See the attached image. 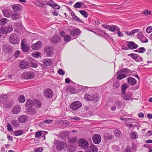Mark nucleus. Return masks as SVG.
<instances>
[{
    "label": "nucleus",
    "instance_id": "nucleus-35",
    "mask_svg": "<svg viewBox=\"0 0 152 152\" xmlns=\"http://www.w3.org/2000/svg\"><path fill=\"white\" fill-rule=\"evenodd\" d=\"M34 104L37 107L39 108L41 107V104L39 101L37 99H34Z\"/></svg>",
    "mask_w": 152,
    "mask_h": 152
},
{
    "label": "nucleus",
    "instance_id": "nucleus-57",
    "mask_svg": "<svg viewBox=\"0 0 152 152\" xmlns=\"http://www.w3.org/2000/svg\"><path fill=\"white\" fill-rule=\"evenodd\" d=\"M42 151L43 149L41 147L34 149V151L35 152H42Z\"/></svg>",
    "mask_w": 152,
    "mask_h": 152
},
{
    "label": "nucleus",
    "instance_id": "nucleus-31",
    "mask_svg": "<svg viewBox=\"0 0 152 152\" xmlns=\"http://www.w3.org/2000/svg\"><path fill=\"white\" fill-rule=\"evenodd\" d=\"M79 12L84 18H86L89 15L88 13L85 10H80Z\"/></svg>",
    "mask_w": 152,
    "mask_h": 152
},
{
    "label": "nucleus",
    "instance_id": "nucleus-5",
    "mask_svg": "<svg viewBox=\"0 0 152 152\" xmlns=\"http://www.w3.org/2000/svg\"><path fill=\"white\" fill-rule=\"evenodd\" d=\"M81 103L78 101H76L72 103L70 105V108L73 110H76L82 106Z\"/></svg>",
    "mask_w": 152,
    "mask_h": 152
},
{
    "label": "nucleus",
    "instance_id": "nucleus-60",
    "mask_svg": "<svg viewBox=\"0 0 152 152\" xmlns=\"http://www.w3.org/2000/svg\"><path fill=\"white\" fill-rule=\"evenodd\" d=\"M20 52L19 50H17L14 54V56L16 58H17L18 57L19 55L20 54Z\"/></svg>",
    "mask_w": 152,
    "mask_h": 152
},
{
    "label": "nucleus",
    "instance_id": "nucleus-11",
    "mask_svg": "<svg viewBox=\"0 0 152 152\" xmlns=\"http://www.w3.org/2000/svg\"><path fill=\"white\" fill-rule=\"evenodd\" d=\"M137 37L142 42L146 43L148 41V39L142 34V32L138 33L137 34Z\"/></svg>",
    "mask_w": 152,
    "mask_h": 152
},
{
    "label": "nucleus",
    "instance_id": "nucleus-29",
    "mask_svg": "<svg viewBox=\"0 0 152 152\" xmlns=\"http://www.w3.org/2000/svg\"><path fill=\"white\" fill-rule=\"evenodd\" d=\"M132 94L130 93L124 95L123 96V98L125 100H130L132 99Z\"/></svg>",
    "mask_w": 152,
    "mask_h": 152
},
{
    "label": "nucleus",
    "instance_id": "nucleus-63",
    "mask_svg": "<svg viewBox=\"0 0 152 152\" xmlns=\"http://www.w3.org/2000/svg\"><path fill=\"white\" fill-rule=\"evenodd\" d=\"M60 35L63 38L66 35L65 32L63 31H61L60 32Z\"/></svg>",
    "mask_w": 152,
    "mask_h": 152
},
{
    "label": "nucleus",
    "instance_id": "nucleus-15",
    "mask_svg": "<svg viewBox=\"0 0 152 152\" xmlns=\"http://www.w3.org/2000/svg\"><path fill=\"white\" fill-rule=\"evenodd\" d=\"M26 40L24 39L21 42V47L22 50L24 52H27L29 50V48L26 46Z\"/></svg>",
    "mask_w": 152,
    "mask_h": 152
},
{
    "label": "nucleus",
    "instance_id": "nucleus-12",
    "mask_svg": "<svg viewBox=\"0 0 152 152\" xmlns=\"http://www.w3.org/2000/svg\"><path fill=\"white\" fill-rule=\"evenodd\" d=\"M3 51L5 53H10L12 51V47L8 45H4L3 47Z\"/></svg>",
    "mask_w": 152,
    "mask_h": 152
},
{
    "label": "nucleus",
    "instance_id": "nucleus-36",
    "mask_svg": "<svg viewBox=\"0 0 152 152\" xmlns=\"http://www.w3.org/2000/svg\"><path fill=\"white\" fill-rule=\"evenodd\" d=\"M84 5L83 3L81 2H77L74 6V7L75 8H79L81 7H84L82 5Z\"/></svg>",
    "mask_w": 152,
    "mask_h": 152
},
{
    "label": "nucleus",
    "instance_id": "nucleus-53",
    "mask_svg": "<svg viewBox=\"0 0 152 152\" xmlns=\"http://www.w3.org/2000/svg\"><path fill=\"white\" fill-rule=\"evenodd\" d=\"M131 136L132 138L133 139H136L137 137L136 133L134 132H133L132 133Z\"/></svg>",
    "mask_w": 152,
    "mask_h": 152
},
{
    "label": "nucleus",
    "instance_id": "nucleus-13",
    "mask_svg": "<svg viewBox=\"0 0 152 152\" xmlns=\"http://www.w3.org/2000/svg\"><path fill=\"white\" fill-rule=\"evenodd\" d=\"M41 45V42L40 41H39L37 42L32 44L31 47L33 49L37 50L40 48Z\"/></svg>",
    "mask_w": 152,
    "mask_h": 152
},
{
    "label": "nucleus",
    "instance_id": "nucleus-52",
    "mask_svg": "<svg viewBox=\"0 0 152 152\" xmlns=\"http://www.w3.org/2000/svg\"><path fill=\"white\" fill-rule=\"evenodd\" d=\"M42 135V133L40 131H37L36 132L35 135V137H36L39 138Z\"/></svg>",
    "mask_w": 152,
    "mask_h": 152
},
{
    "label": "nucleus",
    "instance_id": "nucleus-6",
    "mask_svg": "<svg viewBox=\"0 0 152 152\" xmlns=\"http://www.w3.org/2000/svg\"><path fill=\"white\" fill-rule=\"evenodd\" d=\"M34 73L31 72H27L22 74V77L26 79H33L34 77Z\"/></svg>",
    "mask_w": 152,
    "mask_h": 152
},
{
    "label": "nucleus",
    "instance_id": "nucleus-40",
    "mask_svg": "<svg viewBox=\"0 0 152 152\" xmlns=\"http://www.w3.org/2000/svg\"><path fill=\"white\" fill-rule=\"evenodd\" d=\"M14 25L16 28H23L24 27V26L21 22H18V23H14Z\"/></svg>",
    "mask_w": 152,
    "mask_h": 152
},
{
    "label": "nucleus",
    "instance_id": "nucleus-22",
    "mask_svg": "<svg viewBox=\"0 0 152 152\" xmlns=\"http://www.w3.org/2000/svg\"><path fill=\"white\" fill-rule=\"evenodd\" d=\"M102 27L104 28H119L116 25H109L105 24L102 25Z\"/></svg>",
    "mask_w": 152,
    "mask_h": 152
},
{
    "label": "nucleus",
    "instance_id": "nucleus-32",
    "mask_svg": "<svg viewBox=\"0 0 152 152\" xmlns=\"http://www.w3.org/2000/svg\"><path fill=\"white\" fill-rule=\"evenodd\" d=\"M7 96L6 95H3L0 98V101L1 103L3 104H5L6 102Z\"/></svg>",
    "mask_w": 152,
    "mask_h": 152
},
{
    "label": "nucleus",
    "instance_id": "nucleus-9",
    "mask_svg": "<svg viewBox=\"0 0 152 152\" xmlns=\"http://www.w3.org/2000/svg\"><path fill=\"white\" fill-rule=\"evenodd\" d=\"M44 95L45 98H51L53 96V92L51 89H47L44 91Z\"/></svg>",
    "mask_w": 152,
    "mask_h": 152
},
{
    "label": "nucleus",
    "instance_id": "nucleus-58",
    "mask_svg": "<svg viewBox=\"0 0 152 152\" xmlns=\"http://www.w3.org/2000/svg\"><path fill=\"white\" fill-rule=\"evenodd\" d=\"M53 121V120L47 119L44 120L43 122L44 123H46L47 124H50L52 123Z\"/></svg>",
    "mask_w": 152,
    "mask_h": 152
},
{
    "label": "nucleus",
    "instance_id": "nucleus-33",
    "mask_svg": "<svg viewBox=\"0 0 152 152\" xmlns=\"http://www.w3.org/2000/svg\"><path fill=\"white\" fill-rule=\"evenodd\" d=\"M91 148L92 152H97L98 151V148L96 146L93 144L90 145Z\"/></svg>",
    "mask_w": 152,
    "mask_h": 152
},
{
    "label": "nucleus",
    "instance_id": "nucleus-23",
    "mask_svg": "<svg viewBox=\"0 0 152 152\" xmlns=\"http://www.w3.org/2000/svg\"><path fill=\"white\" fill-rule=\"evenodd\" d=\"M130 85H134L137 83L136 80L134 78L132 77H129L127 79Z\"/></svg>",
    "mask_w": 152,
    "mask_h": 152
},
{
    "label": "nucleus",
    "instance_id": "nucleus-39",
    "mask_svg": "<svg viewBox=\"0 0 152 152\" xmlns=\"http://www.w3.org/2000/svg\"><path fill=\"white\" fill-rule=\"evenodd\" d=\"M11 124L15 127L19 125L18 122L16 120H12L11 121Z\"/></svg>",
    "mask_w": 152,
    "mask_h": 152
},
{
    "label": "nucleus",
    "instance_id": "nucleus-47",
    "mask_svg": "<svg viewBox=\"0 0 152 152\" xmlns=\"http://www.w3.org/2000/svg\"><path fill=\"white\" fill-rule=\"evenodd\" d=\"M76 149V147L74 145H71L68 148L69 151L70 152H72L75 151Z\"/></svg>",
    "mask_w": 152,
    "mask_h": 152
},
{
    "label": "nucleus",
    "instance_id": "nucleus-56",
    "mask_svg": "<svg viewBox=\"0 0 152 152\" xmlns=\"http://www.w3.org/2000/svg\"><path fill=\"white\" fill-rule=\"evenodd\" d=\"M52 7L53 8H55L57 10H59L60 8V7L59 5L56 4L55 3L52 6Z\"/></svg>",
    "mask_w": 152,
    "mask_h": 152
},
{
    "label": "nucleus",
    "instance_id": "nucleus-25",
    "mask_svg": "<svg viewBox=\"0 0 152 152\" xmlns=\"http://www.w3.org/2000/svg\"><path fill=\"white\" fill-rule=\"evenodd\" d=\"M20 14L18 12H14L12 15L11 17L12 19L16 20L19 18Z\"/></svg>",
    "mask_w": 152,
    "mask_h": 152
},
{
    "label": "nucleus",
    "instance_id": "nucleus-2",
    "mask_svg": "<svg viewBox=\"0 0 152 152\" xmlns=\"http://www.w3.org/2000/svg\"><path fill=\"white\" fill-rule=\"evenodd\" d=\"M130 72V70L127 68H124L117 72V78L121 80L127 76L126 75Z\"/></svg>",
    "mask_w": 152,
    "mask_h": 152
},
{
    "label": "nucleus",
    "instance_id": "nucleus-37",
    "mask_svg": "<svg viewBox=\"0 0 152 152\" xmlns=\"http://www.w3.org/2000/svg\"><path fill=\"white\" fill-rule=\"evenodd\" d=\"M23 131L21 130H18L14 132V134L15 136H17L23 134Z\"/></svg>",
    "mask_w": 152,
    "mask_h": 152
},
{
    "label": "nucleus",
    "instance_id": "nucleus-61",
    "mask_svg": "<svg viewBox=\"0 0 152 152\" xmlns=\"http://www.w3.org/2000/svg\"><path fill=\"white\" fill-rule=\"evenodd\" d=\"M135 61L137 62H140L142 61V57L138 56L136 60Z\"/></svg>",
    "mask_w": 152,
    "mask_h": 152
},
{
    "label": "nucleus",
    "instance_id": "nucleus-44",
    "mask_svg": "<svg viewBox=\"0 0 152 152\" xmlns=\"http://www.w3.org/2000/svg\"><path fill=\"white\" fill-rule=\"evenodd\" d=\"M55 2L52 0H49L48 1L47 0L45 1V4L46 5H48L52 7L53 5Z\"/></svg>",
    "mask_w": 152,
    "mask_h": 152
},
{
    "label": "nucleus",
    "instance_id": "nucleus-54",
    "mask_svg": "<svg viewBox=\"0 0 152 152\" xmlns=\"http://www.w3.org/2000/svg\"><path fill=\"white\" fill-rule=\"evenodd\" d=\"M123 152H132L131 148L129 146H127Z\"/></svg>",
    "mask_w": 152,
    "mask_h": 152
},
{
    "label": "nucleus",
    "instance_id": "nucleus-19",
    "mask_svg": "<svg viewBox=\"0 0 152 152\" xmlns=\"http://www.w3.org/2000/svg\"><path fill=\"white\" fill-rule=\"evenodd\" d=\"M28 62L26 61H23L20 62L19 64V66L22 69H25L28 67Z\"/></svg>",
    "mask_w": 152,
    "mask_h": 152
},
{
    "label": "nucleus",
    "instance_id": "nucleus-27",
    "mask_svg": "<svg viewBox=\"0 0 152 152\" xmlns=\"http://www.w3.org/2000/svg\"><path fill=\"white\" fill-rule=\"evenodd\" d=\"M138 31V30L137 29H134L132 30L131 31H126V33L127 35L129 36H133Z\"/></svg>",
    "mask_w": 152,
    "mask_h": 152
},
{
    "label": "nucleus",
    "instance_id": "nucleus-41",
    "mask_svg": "<svg viewBox=\"0 0 152 152\" xmlns=\"http://www.w3.org/2000/svg\"><path fill=\"white\" fill-rule=\"evenodd\" d=\"M114 134L116 137H120L121 136V132L119 130L115 129L114 131Z\"/></svg>",
    "mask_w": 152,
    "mask_h": 152
},
{
    "label": "nucleus",
    "instance_id": "nucleus-10",
    "mask_svg": "<svg viewBox=\"0 0 152 152\" xmlns=\"http://www.w3.org/2000/svg\"><path fill=\"white\" fill-rule=\"evenodd\" d=\"M95 96L96 98H98V97L97 96V95H93L91 94L89 95L87 94H86L85 95L84 97L86 100L89 101H90L94 100L95 99Z\"/></svg>",
    "mask_w": 152,
    "mask_h": 152
},
{
    "label": "nucleus",
    "instance_id": "nucleus-45",
    "mask_svg": "<svg viewBox=\"0 0 152 152\" xmlns=\"http://www.w3.org/2000/svg\"><path fill=\"white\" fill-rule=\"evenodd\" d=\"M8 21V20L6 18H3L0 20V23L1 25H4L7 24V22Z\"/></svg>",
    "mask_w": 152,
    "mask_h": 152
},
{
    "label": "nucleus",
    "instance_id": "nucleus-21",
    "mask_svg": "<svg viewBox=\"0 0 152 152\" xmlns=\"http://www.w3.org/2000/svg\"><path fill=\"white\" fill-rule=\"evenodd\" d=\"M28 118L26 115H22L18 118V121L22 123H25L28 120Z\"/></svg>",
    "mask_w": 152,
    "mask_h": 152
},
{
    "label": "nucleus",
    "instance_id": "nucleus-59",
    "mask_svg": "<svg viewBox=\"0 0 152 152\" xmlns=\"http://www.w3.org/2000/svg\"><path fill=\"white\" fill-rule=\"evenodd\" d=\"M58 73L61 75H64L65 74L64 72L62 69H59L58 70Z\"/></svg>",
    "mask_w": 152,
    "mask_h": 152
},
{
    "label": "nucleus",
    "instance_id": "nucleus-18",
    "mask_svg": "<svg viewBox=\"0 0 152 152\" xmlns=\"http://www.w3.org/2000/svg\"><path fill=\"white\" fill-rule=\"evenodd\" d=\"M21 110V107L19 105L15 106L12 108V112L13 113L17 114Z\"/></svg>",
    "mask_w": 152,
    "mask_h": 152
},
{
    "label": "nucleus",
    "instance_id": "nucleus-7",
    "mask_svg": "<svg viewBox=\"0 0 152 152\" xmlns=\"http://www.w3.org/2000/svg\"><path fill=\"white\" fill-rule=\"evenodd\" d=\"M93 142L96 144H98L100 143L101 140V137L99 134H94L92 137Z\"/></svg>",
    "mask_w": 152,
    "mask_h": 152
},
{
    "label": "nucleus",
    "instance_id": "nucleus-64",
    "mask_svg": "<svg viewBox=\"0 0 152 152\" xmlns=\"http://www.w3.org/2000/svg\"><path fill=\"white\" fill-rule=\"evenodd\" d=\"M85 152H92L90 146L89 147L88 146V147H87V148H85Z\"/></svg>",
    "mask_w": 152,
    "mask_h": 152
},
{
    "label": "nucleus",
    "instance_id": "nucleus-28",
    "mask_svg": "<svg viewBox=\"0 0 152 152\" xmlns=\"http://www.w3.org/2000/svg\"><path fill=\"white\" fill-rule=\"evenodd\" d=\"M128 87V86L126 84H123L121 87L122 92L121 94L124 95L125 94V90Z\"/></svg>",
    "mask_w": 152,
    "mask_h": 152
},
{
    "label": "nucleus",
    "instance_id": "nucleus-3",
    "mask_svg": "<svg viewBox=\"0 0 152 152\" xmlns=\"http://www.w3.org/2000/svg\"><path fill=\"white\" fill-rule=\"evenodd\" d=\"M79 146L83 149H85L89 146V143L87 140L84 138H81L78 140Z\"/></svg>",
    "mask_w": 152,
    "mask_h": 152
},
{
    "label": "nucleus",
    "instance_id": "nucleus-24",
    "mask_svg": "<svg viewBox=\"0 0 152 152\" xmlns=\"http://www.w3.org/2000/svg\"><path fill=\"white\" fill-rule=\"evenodd\" d=\"M12 9L15 11H18L21 9V7L19 4H15L13 5Z\"/></svg>",
    "mask_w": 152,
    "mask_h": 152
},
{
    "label": "nucleus",
    "instance_id": "nucleus-4",
    "mask_svg": "<svg viewBox=\"0 0 152 152\" xmlns=\"http://www.w3.org/2000/svg\"><path fill=\"white\" fill-rule=\"evenodd\" d=\"M9 41L11 44H16L19 43V39L15 34H12L10 36Z\"/></svg>",
    "mask_w": 152,
    "mask_h": 152
},
{
    "label": "nucleus",
    "instance_id": "nucleus-50",
    "mask_svg": "<svg viewBox=\"0 0 152 152\" xmlns=\"http://www.w3.org/2000/svg\"><path fill=\"white\" fill-rule=\"evenodd\" d=\"M18 99L19 101L21 102H23L25 101V99L23 95L20 96Z\"/></svg>",
    "mask_w": 152,
    "mask_h": 152
},
{
    "label": "nucleus",
    "instance_id": "nucleus-8",
    "mask_svg": "<svg viewBox=\"0 0 152 152\" xmlns=\"http://www.w3.org/2000/svg\"><path fill=\"white\" fill-rule=\"evenodd\" d=\"M61 40V38L59 36L58 34H56L53 35L50 39V42L54 43L59 42Z\"/></svg>",
    "mask_w": 152,
    "mask_h": 152
},
{
    "label": "nucleus",
    "instance_id": "nucleus-62",
    "mask_svg": "<svg viewBox=\"0 0 152 152\" xmlns=\"http://www.w3.org/2000/svg\"><path fill=\"white\" fill-rule=\"evenodd\" d=\"M117 33L118 36L119 37H122L123 36V33L119 31H116Z\"/></svg>",
    "mask_w": 152,
    "mask_h": 152
},
{
    "label": "nucleus",
    "instance_id": "nucleus-1",
    "mask_svg": "<svg viewBox=\"0 0 152 152\" xmlns=\"http://www.w3.org/2000/svg\"><path fill=\"white\" fill-rule=\"evenodd\" d=\"M55 145L56 149L58 151H61L67 147L66 142L59 140L56 141Z\"/></svg>",
    "mask_w": 152,
    "mask_h": 152
},
{
    "label": "nucleus",
    "instance_id": "nucleus-38",
    "mask_svg": "<svg viewBox=\"0 0 152 152\" xmlns=\"http://www.w3.org/2000/svg\"><path fill=\"white\" fill-rule=\"evenodd\" d=\"M13 29H0L1 31L4 34L10 33L12 31Z\"/></svg>",
    "mask_w": 152,
    "mask_h": 152
},
{
    "label": "nucleus",
    "instance_id": "nucleus-46",
    "mask_svg": "<svg viewBox=\"0 0 152 152\" xmlns=\"http://www.w3.org/2000/svg\"><path fill=\"white\" fill-rule=\"evenodd\" d=\"M77 140V137H75L72 138H69L68 140V142L70 143H75L76 142Z\"/></svg>",
    "mask_w": 152,
    "mask_h": 152
},
{
    "label": "nucleus",
    "instance_id": "nucleus-43",
    "mask_svg": "<svg viewBox=\"0 0 152 152\" xmlns=\"http://www.w3.org/2000/svg\"><path fill=\"white\" fill-rule=\"evenodd\" d=\"M64 39L65 42H69L71 40V37L69 35L66 34L64 37Z\"/></svg>",
    "mask_w": 152,
    "mask_h": 152
},
{
    "label": "nucleus",
    "instance_id": "nucleus-51",
    "mask_svg": "<svg viewBox=\"0 0 152 152\" xmlns=\"http://www.w3.org/2000/svg\"><path fill=\"white\" fill-rule=\"evenodd\" d=\"M116 105L118 107H121L122 106V103L121 101H117L115 103Z\"/></svg>",
    "mask_w": 152,
    "mask_h": 152
},
{
    "label": "nucleus",
    "instance_id": "nucleus-48",
    "mask_svg": "<svg viewBox=\"0 0 152 152\" xmlns=\"http://www.w3.org/2000/svg\"><path fill=\"white\" fill-rule=\"evenodd\" d=\"M32 56L35 58H37L41 56V53L39 52H36L32 54Z\"/></svg>",
    "mask_w": 152,
    "mask_h": 152
},
{
    "label": "nucleus",
    "instance_id": "nucleus-26",
    "mask_svg": "<svg viewBox=\"0 0 152 152\" xmlns=\"http://www.w3.org/2000/svg\"><path fill=\"white\" fill-rule=\"evenodd\" d=\"M3 14L4 16L7 18H10L11 16L9 11H8L6 9L4 10L3 11Z\"/></svg>",
    "mask_w": 152,
    "mask_h": 152
},
{
    "label": "nucleus",
    "instance_id": "nucleus-20",
    "mask_svg": "<svg viewBox=\"0 0 152 152\" xmlns=\"http://www.w3.org/2000/svg\"><path fill=\"white\" fill-rule=\"evenodd\" d=\"M36 110L33 107H31L27 109V113L28 114L34 115L36 113Z\"/></svg>",
    "mask_w": 152,
    "mask_h": 152
},
{
    "label": "nucleus",
    "instance_id": "nucleus-14",
    "mask_svg": "<svg viewBox=\"0 0 152 152\" xmlns=\"http://www.w3.org/2000/svg\"><path fill=\"white\" fill-rule=\"evenodd\" d=\"M80 33V29H73L70 32L71 35L72 36H75L77 38Z\"/></svg>",
    "mask_w": 152,
    "mask_h": 152
},
{
    "label": "nucleus",
    "instance_id": "nucleus-30",
    "mask_svg": "<svg viewBox=\"0 0 152 152\" xmlns=\"http://www.w3.org/2000/svg\"><path fill=\"white\" fill-rule=\"evenodd\" d=\"M43 62L44 65L46 66H49L50 65L51 61L50 59H46L44 60Z\"/></svg>",
    "mask_w": 152,
    "mask_h": 152
},
{
    "label": "nucleus",
    "instance_id": "nucleus-55",
    "mask_svg": "<svg viewBox=\"0 0 152 152\" xmlns=\"http://www.w3.org/2000/svg\"><path fill=\"white\" fill-rule=\"evenodd\" d=\"M7 129L9 131H11L13 130V128L10 124L9 123H7Z\"/></svg>",
    "mask_w": 152,
    "mask_h": 152
},
{
    "label": "nucleus",
    "instance_id": "nucleus-16",
    "mask_svg": "<svg viewBox=\"0 0 152 152\" xmlns=\"http://www.w3.org/2000/svg\"><path fill=\"white\" fill-rule=\"evenodd\" d=\"M127 45L128 47L131 50L137 48L138 47V45L135 44L133 42H128V44Z\"/></svg>",
    "mask_w": 152,
    "mask_h": 152
},
{
    "label": "nucleus",
    "instance_id": "nucleus-17",
    "mask_svg": "<svg viewBox=\"0 0 152 152\" xmlns=\"http://www.w3.org/2000/svg\"><path fill=\"white\" fill-rule=\"evenodd\" d=\"M53 51V48L51 46L46 47L44 49V51L45 53L47 54V56H50L51 53Z\"/></svg>",
    "mask_w": 152,
    "mask_h": 152
},
{
    "label": "nucleus",
    "instance_id": "nucleus-34",
    "mask_svg": "<svg viewBox=\"0 0 152 152\" xmlns=\"http://www.w3.org/2000/svg\"><path fill=\"white\" fill-rule=\"evenodd\" d=\"M34 103L31 99L28 100L26 102V106L28 107L32 106L34 105Z\"/></svg>",
    "mask_w": 152,
    "mask_h": 152
},
{
    "label": "nucleus",
    "instance_id": "nucleus-42",
    "mask_svg": "<svg viewBox=\"0 0 152 152\" xmlns=\"http://www.w3.org/2000/svg\"><path fill=\"white\" fill-rule=\"evenodd\" d=\"M146 51V49L144 47H141L136 50L135 51L141 53H143Z\"/></svg>",
    "mask_w": 152,
    "mask_h": 152
},
{
    "label": "nucleus",
    "instance_id": "nucleus-49",
    "mask_svg": "<svg viewBox=\"0 0 152 152\" xmlns=\"http://www.w3.org/2000/svg\"><path fill=\"white\" fill-rule=\"evenodd\" d=\"M128 56L131 57L135 60H136L137 58L139 56L137 54L134 53H131L129 54L128 55Z\"/></svg>",
    "mask_w": 152,
    "mask_h": 152
}]
</instances>
